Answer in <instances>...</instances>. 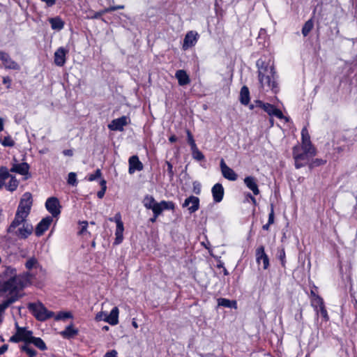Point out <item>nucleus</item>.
<instances>
[{"label": "nucleus", "mask_w": 357, "mask_h": 357, "mask_svg": "<svg viewBox=\"0 0 357 357\" xmlns=\"http://www.w3.org/2000/svg\"><path fill=\"white\" fill-rule=\"evenodd\" d=\"M240 102L244 105H248L250 102V92L247 86H243L240 91Z\"/></svg>", "instance_id": "27"}, {"label": "nucleus", "mask_w": 357, "mask_h": 357, "mask_svg": "<svg viewBox=\"0 0 357 357\" xmlns=\"http://www.w3.org/2000/svg\"><path fill=\"white\" fill-rule=\"evenodd\" d=\"M268 222L271 225L273 224L274 222V211H273V206H271V212L268 215Z\"/></svg>", "instance_id": "51"}, {"label": "nucleus", "mask_w": 357, "mask_h": 357, "mask_svg": "<svg viewBox=\"0 0 357 357\" xmlns=\"http://www.w3.org/2000/svg\"><path fill=\"white\" fill-rule=\"evenodd\" d=\"M186 134H187V137H188V142L189 144L190 145L191 149L195 148L197 146V145L195 144V142L193 139V136L191 134L190 131L189 130H187Z\"/></svg>", "instance_id": "44"}, {"label": "nucleus", "mask_w": 357, "mask_h": 357, "mask_svg": "<svg viewBox=\"0 0 357 357\" xmlns=\"http://www.w3.org/2000/svg\"><path fill=\"white\" fill-rule=\"evenodd\" d=\"M143 205L147 209H151L155 218L160 215V208L158 203L155 202V199L151 195H146L142 201Z\"/></svg>", "instance_id": "10"}, {"label": "nucleus", "mask_w": 357, "mask_h": 357, "mask_svg": "<svg viewBox=\"0 0 357 357\" xmlns=\"http://www.w3.org/2000/svg\"><path fill=\"white\" fill-rule=\"evenodd\" d=\"M167 170H168V172H169V174L170 176H173V174H174V173H173V170H172V169H173V166H172V165L170 162H167Z\"/></svg>", "instance_id": "57"}, {"label": "nucleus", "mask_w": 357, "mask_h": 357, "mask_svg": "<svg viewBox=\"0 0 357 357\" xmlns=\"http://www.w3.org/2000/svg\"><path fill=\"white\" fill-rule=\"evenodd\" d=\"M311 305L314 308L315 311L318 312V309L324 305L323 299L318 295H314V297L312 298Z\"/></svg>", "instance_id": "34"}, {"label": "nucleus", "mask_w": 357, "mask_h": 357, "mask_svg": "<svg viewBox=\"0 0 357 357\" xmlns=\"http://www.w3.org/2000/svg\"><path fill=\"white\" fill-rule=\"evenodd\" d=\"M325 163H326V160H324L315 159L310 163L309 166L310 168H313L314 167H318V166L324 165Z\"/></svg>", "instance_id": "45"}, {"label": "nucleus", "mask_w": 357, "mask_h": 357, "mask_svg": "<svg viewBox=\"0 0 357 357\" xmlns=\"http://www.w3.org/2000/svg\"><path fill=\"white\" fill-rule=\"evenodd\" d=\"M52 222V218L50 216L43 218L36 226L35 231L36 236H40L43 235L48 229Z\"/></svg>", "instance_id": "17"}, {"label": "nucleus", "mask_w": 357, "mask_h": 357, "mask_svg": "<svg viewBox=\"0 0 357 357\" xmlns=\"http://www.w3.org/2000/svg\"><path fill=\"white\" fill-rule=\"evenodd\" d=\"M63 154L66 156L71 157L73 155V149H66L63 151Z\"/></svg>", "instance_id": "55"}, {"label": "nucleus", "mask_w": 357, "mask_h": 357, "mask_svg": "<svg viewBox=\"0 0 357 357\" xmlns=\"http://www.w3.org/2000/svg\"><path fill=\"white\" fill-rule=\"evenodd\" d=\"M68 50L63 47H59L54 53V63L58 66H63L66 63V56Z\"/></svg>", "instance_id": "19"}, {"label": "nucleus", "mask_w": 357, "mask_h": 357, "mask_svg": "<svg viewBox=\"0 0 357 357\" xmlns=\"http://www.w3.org/2000/svg\"><path fill=\"white\" fill-rule=\"evenodd\" d=\"M142 169L143 165L137 155H133L129 158L128 172L130 174H133L135 171H141Z\"/></svg>", "instance_id": "20"}, {"label": "nucleus", "mask_w": 357, "mask_h": 357, "mask_svg": "<svg viewBox=\"0 0 357 357\" xmlns=\"http://www.w3.org/2000/svg\"><path fill=\"white\" fill-rule=\"evenodd\" d=\"M73 317V314L70 312H63V311H61V312H59L55 317H54V319L56 321H59V320H65L66 319H72Z\"/></svg>", "instance_id": "39"}, {"label": "nucleus", "mask_w": 357, "mask_h": 357, "mask_svg": "<svg viewBox=\"0 0 357 357\" xmlns=\"http://www.w3.org/2000/svg\"><path fill=\"white\" fill-rule=\"evenodd\" d=\"M255 107H258L263 109L270 116H275L278 119H284L287 121H288V118L284 117L282 112L280 109L275 108L273 105H271L269 103H264L261 100H256Z\"/></svg>", "instance_id": "7"}, {"label": "nucleus", "mask_w": 357, "mask_h": 357, "mask_svg": "<svg viewBox=\"0 0 357 357\" xmlns=\"http://www.w3.org/2000/svg\"><path fill=\"white\" fill-rule=\"evenodd\" d=\"M49 22L52 29L54 30L60 31L64 26V22L59 17L50 18Z\"/></svg>", "instance_id": "28"}, {"label": "nucleus", "mask_w": 357, "mask_h": 357, "mask_svg": "<svg viewBox=\"0 0 357 357\" xmlns=\"http://www.w3.org/2000/svg\"><path fill=\"white\" fill-rule=\"evenodd\" d=\"M33 204L32 195L25 192L21 197L15 213V218L8 228V233L26 238L33 232V226L26 222Z\"/></svg>", "instance_id": "2"}, {"label": "nucleus", "mask_w": 357, "mask_h": 357, "mask_svg": "<svg viewBox=\"0 0 357 357\" xmlns=\"http://www.w3.org/2000/svg\"><path fill=\"white\" fill-rule=\"evenodd\" d=\"M14 161L15 162L12 164L9 173L14 172L22 176H27L29 174V165L26 162L18 163L16 159H14Z\"/></svg>", "instance_id": "14"}, {"label": "nucleus", "mask_w": 357, "mask_h": 357, "mask_svg": "<svg viewBox=\"0 0 357 357\" xmlns=\"http://www.w3.org/2000/svg\"><path fill=\"white\" fill-rule=\"evenodd\" d=\"M7 349H8V345L7 344L2 345L0 347V355H1L3 353H5L7 351Z\"/></svg>", "instance_id": "58"}, {"label": "nucleus", "mask_w": 357, "mask_h": 357, "mask_svg": "<svg viewBox=\"0 0 357 357\" xmlns=\"http://www.w3.org/2000/svg\"><path fill=\"white\" fill-rule=\"evenodd\" d=\"M0 60L1 61L4 67L7 69L20 70V65L13 61L10 56L6 52H0Z\"/></svg>", "instance_id": "13"}, {"label": "nucleus", "mask_w": 357, "mask_h": 357, "mask_svg": "<svg viewBox=\"0 0 357 357\" xmlns=\"http://www.w3.org/2000/svg\"><path fill=\"white\" fill-rule=\"evenodd\" d=\"M169 140L170 142L173 143V142H175L177 140V137L175 135H172L169 138Z\"/></svg>", "instance_id": "59"}, {"label": "nucleus", "mask_w": 357, "mask_h": 357, "mask_svg": "<svg viewBox=\"0 0 357 357\" xmlns=\"http://www.w3.org/2000/svg\"><path fill=\"white\" fill-rule=\"evenodd\" d=\"M317 314H320L321 316L326 320L328 321L329 317L327 313V311L325 308V306H322L321 307L318 309V312H317Z\"/></svg>", "instance_id": "46"}, {"label": "nucleus", "mask_w": 357, "mask_h": 357, "mask_svg": "<svg viewBox=\"0 0 357 357\" xmlns=\"http://www.w3.org/2000/svg\"><path fill=\"white\" fill-rule=\"evenodd\" d=\"M28 308L38 321H45L54 315L53 312L49 311L40 302L29 303Z\"/></svg>", "instance_id": "5"}, {"label": "nucleus", "mask_w": 357, "mask_h": 357, "mask_svg": "<svg viewBox=\"0 0 357 357\" xmlns=\"http://www.w3.org/2000/svg\"><path fill=\"white\" fill-rule=\"evenodd\" d=\"M315 154L316 150L314 147L294 146L293 149V156L295 160L296 168L299 169L307 165Z\"/></svg>", "instance_id": "4"}, {"label": "nucleus", "mask_w": 357, "mask_h": 357, "mask_svg": "<svg viewBox=\"0 0 357 357\" xmlns=\"http://www.w3.org/2000/svg\"><path fill=\"white\" fill-rule=\"evenodd\" d=\"M3 83L8 84L7 88L8 89V88H10V86L11 79L8 77H4L3 78Z\"/></svg>", "instance_id": "56"}, {"label": "nucleus", "mask_w": 357, "mask_h": 357, "mask_svg": "<svg viewBox=\"0 0 357 357\" xmlns=\"http://www.w3.org/2000/svg\"><path fill=\"white\" fill-rule=\"evenodd\" d=\"M257 261L259 264L262 263L264 269H266L269 265L268 258L264 252V248L260 246L256 250Z\"/></svg>", "instance_id": "18"}, {"label": "nucleus", "mask_w": 357, "mask_h": 357, "mask_svg": "<svg viewBox=\"0 0 357 357\" xmlns=\"http://www.w3.org/2000/svg\"><path fill=\"white\" fill-rule=\"evenodd\" d=\"M158 206L160 209V215L162 212L163 210H174V204L172 202L169 201H161L158 203Z\"/></svg>", "instance_id": "36"}, {"label": "nucleus", "mask_w": 357, "mask_h": 357, "mask_svg": "<svg viewBox=\"0 0 357 357\" xmlns=\"http://www.w3.org/2000/svg\"><path fill=\"white\" fill-rule=\"evenodd\" d=\"M31 343L33 344L37 348H38L41 351H45L47 349V346L44 341L40 337H33Z\"/></svg>", "instance_id": "37"}, {"label": "nucleus", "mask_w": 357, "mask_h": 357, "mask_svg": "<svg viewBox=\"0 0 357 357\" xmlns=\"http://www.w3.org/2000/svg\"><path fill=\"white\" fill-rule=\"evenodd\" d=\"M270 225H271V224H269V223L268 222L267 224H266V225H264L263 226V229H264V230H268V229H269V227H270Z\"/></svg>", "instance_id": "61"}, {"label": "nucleus", "mask_w": 357, "mask_h": 357, "mask_svg": "<svg viewBox=\"0 0 357 357\" xmlns=\"http://www.w3.org/2000/svg\"><path fill=\"white\" fill-rule=\"evenodd\" d=\"M314 26V23L312 20H308L303 26L302 33L304 36H307L308 33L311 31Z\"/></svg>", "instance_id": "38"}, {"label": "nucleus", "mask_w": 357, "mask_h": 357, "mask_svg": "<svg viewBox=\"0 0 357 357\" xmlns=\"http://www.w3.org/2000/svg\"><path fill=\"white\" fill-rule=\"evenodd\" d=\"M191 151H192V158L195 159V160H202L204 159V155H203V153L198 149L197 146H196L195 148H192L191 149Z\"/></svg>", "instance_id": "40"}, {"label": "nucleus", "mask_w": 357, "mask_h": 357, "mask_svg": "<svg viewBox=\"0 0 357 357\" xmlns=\"http://www.w3.org/2000/svg\"><path fill=\"white\" fill-rule=\"evenodd\" d=\"M130 123V119L127 116H123L120 118L115 119L108 125V128L114 131H123L124 126Z\"/></svg>", "instance_id": "9"}, {"label": "nucleus", "mask_w": 357, "mask_h": 357, "mask_svg": "<svg viewBox=\"0 0 357 357\" xmlns=\"http://www.w3.org/2000/svg\"><path fill=\"white\" fill-rule=\"evenodd\" d=\"M34 275L31 272L17 274L15 268L8 266L0 274V294L7 295V299H15V302L21 296L20 292L31 284Z\"/></svg>", "instance_id": "1"}, {"label": "nucleus", "mask_w": 357, "mask_h": 357, "mask_svg": "<svg viewBox=\"0 0 357 357\" xmlns=\"http://www.w3.org/2000/svg\"><path fill=\"white\" fill-rule=\"evenodd\" d=\"M193 192L199 195L201 192V184L198 182H194L193 183Z\"/></svg>", "instance_id": "50"}, {"label": "nucleus", "mask_w": 357, "mask_h": 357, "mask_svg": "<svg viewBox=\"0 0 357 357\" xmlns=\"http://www.w3.org/2000/svg\"><path fill=\"white\" fill-rule=\"evenodd\" d=\"M218 305L225 307L237 308V303L236 301H230L227 298H220L218 300Z\"/></svg>", "instance_id": "31"}, {"label": "nucleus", "mask_w": 357, "mask_h": 357, "mask_svg": "<svg viewBox=\"0 0 357 357\" xmlns=\"http://www.w3.org/2000/svg\"><path fill=\"white\" fill-rule=\"evenodd\" d=\"M132 326H133L135 328H138V324H137V323L136 322V321H135V319H132Z\"/></svg>", "instance_id": "60"}, {"label": "nucleus", "mask_w": 357, "mask_h": 357, "mask_svg": "<svg viewBox=\"0 0 357 357\" xmlns=\"http://www.w3.org/2000/svg\"><path fill=\"white\" fill-rule=\"evenodd\" d=\"M117 354H118L117 351L116 350L113 349V350H111V351L107 352L105 354L104 357H116Z\"/></svg>", "instance_id": "52"}, {"label": "nucleus", "mask_w": 357, "mask_h": 357, "mask_svg": "<svg viewBox=\"0 0 357 357\" xmlns=\"http://www.w3.org/2000/svg\"><path fill=\"white\" fill-rule=\"evenodd\" d=\"M78 333L77 329H75L73 324L68 326L64 331L60 333L61 335L66 339H70Z\"/></svg>", "instance_id": "25"}, {"label": "nucleus", "mask_w": 357, "mask_h": 357, "mask_svg": "<svg viewBox=\"0 0 357 357\" xmlns=\"http://www.w3.org/2000/svg\"><path fill=\"white\" fill-rule=\"evenodd\" d=\"M45 206L53 217L58 216L61 213L59 202L56 197H50L47 199Z\"/></svg>", "instance_id": "11"}, {"label": "nucleus", "mask_w": 357, "mask_h": 357, "mask_svg": "<svg viewBox=\"0 0 357 357\" xmlns=\"http://www.w3.org/2000/svg\"><path fill=\"white\" fill-rule=\"evenodd\" d=\"M10 176L9 170L6 167H0V189L5 185V181Z\"/></svg>", "instance_id": "32"}, {"label": "nucleus", "mask_w": 357, "mask_h": 357, "mask_svg": "<svg viewBox=\"0 0 357 357\" xmlns=\"http://www.w3.org/2000/svg\"><path fill=\"white\" fill-rule=\"evenodd\" d=\"M220 166L222 174L225 178L229 181H236L237 179V174L231 168L226 165L223 159H221Z\"/></svg>", "instance_id": "15"}, {"label": "nucleus", "mask_w": 357, "mask_h": 357, "mask_svg": "<svg viewBox=\"0 0 357 357\" xmlns=\"http://www.w3.org/2000/svg\"><path fill=\"white\" fill-rule=\"evenodd\" d=\"M25 267L26 269L29 271V272H30L32 270H41V267L38 260L34 257H31L27 259V261L25 263Z\"/></svg>", "instance_id": "29"}, {"label": "nucleus", "mask_w": 357, "mask_h": 357, "mask_svg": "<svg viewBox=\"0 0 357 357\" xmlns=\"http://www.w3.org/2000/svg\"><path fill=\"white\" fill-rule=\"evenodd\" d=\"M124 8V6L123 5H119V6H111V7H109L107 8H106L103 13H109V12H112V11H114V10H119V9H123Z\"/></svg>", "instance_id": "49"}, {"label": "nucleus", "mask_w": 357, "mask_h": 357, "mask_svg": "<svg viewBox=\"0 0 357 357\" xmlns=\"http://www.w3.org/2000/svg\"><path fill=\"white\" fill-rule=\"evenodd\" d=\"M179 85L184 86L190 83V80L186 72L183 70H178L175 73Z\"/></svg>", "instance_id": "24"}, {"label": "nucleus", "mask_w": 357, "mask_h": 357, "mask_svg": "<svg viewBox=\"0 0 357 357\" xmlns=\"http://www.w3.org/2000/svg\"><path fill=\"white\" fill-rule=\"evenodd\" d=\"M301 147H314L310 142V135L306 127L303 128L301 131Z\"/></svg>", "instance_id": "26"}, {"label": "nucleus", "mask_w": 357, "mask_h": 357, "mask_svg": "<svg viewBox=\"0 0 357 357\" xmlns=\"http://www.w3.org/2000/svg\"><path fill=\"white\" fill-rule=\"evenodd\" d=\"M100 185L102 188L100 191L98 192L97 196L98 198L102 199L104 197V195L107 189L106 181L104 179L101 180Z\"/></svg>", "instance_id": "42"}, {"label": "nucleus", "mask_w": 357, "mask_h": 357, "mask_svg": "<svg viewBox=\"0 0 357 357\" xmlns=\"http://www.w3.org/2000/svg\"><path fill=\"white\" fill-rule=\"evenodd\" d=\"M119 310L117 307H114L110 312L109 314H107V323L112 326L119 324Z\"/></svg>", "instance_id": "23"}, {"label": "nucleus", "mask_w": 357, "mask_h": 357, "mask_svg": "<svg viewBox=\"0 0 357 357\" xmlns=\"http://www.w3.org/2000/svg\"><path fill=\"white\" fill-rule=\"evenodd\" d=\"M13 303L15 299H6L0 303V324L3 321L5 310Z\"/></svg>", "instance_id": "30"}, {"label": "nucleus", "mask_w": 357, "mask_h": 357, "mask_svg": "<svg viewBox=\"0 0 357 357\" xmlns=\"http://www.w3.org/2000/svg\"><path fill=\"white\" fill-rule=\"evenodd\" d=\"M31 343L24 344L21 347V350L24 351L29 357H35L37 354L36 350H34L31 346Z\"/></svg>", "instance_id": "35"}, {"label": "nucleus", "mask_w": 357, "mask_h": 357, "mask_svg": "<svg viewBox=\"0 0 357 357\" xmlns=\"http://www.w3.org/2000/svg\"><path fill=\"white\" fill-rule=\"evenodd\" d=\"M183 207H188L190 213H195L199 208V199L195 196H190L185 200Z\"/></svg>", "instance_id": "16"}, {"label": "nucleus", "mask_w": 357, "mask_h": 357, "mask_svg": "<svg viewBox=\"0 0 357 357\" xmlns=\"http://www.w3.org/2000/svg\"><path fill=\"white\" fill-rule=\"evenodd\" d=\"M81 224H82V228L79 231V234H83L86 231L88 222L86 221H84Z\"/></svg>", "instance_id": "54"}, {"label": "nucleus", "mask_w": 357, "mask_h": 357, "mask_svg": "<svg viewBox=\"0 0 357 357\" xmlns=\"http://www.w3.org/2000/svg\"><path fill=\"white\" fill-rule=\"evenodd\" d=\"M257 66L258 68L259 80L261 87H268L276 92L277 83L273 66L266 65L265 62L261 59L257 60Z\"/></svg>", "instance_id": "3"}, {"label": "nucleus", "mask_w": 357, "mask_h": 357, "mask_svg": "<svg viewBox=\"0 0 357 357\" xmlns=\"http://www.w3.org/2000/svg\"><path fill=\"white\" fill-rule=\"evenodd\" d=\"M106 317H107V313L101 311L96 314L95 319L97 321H105V322H107Z\"/></svg>", "instance_id": "47"}, {"label": "nucleus", "mask_w": 357, "mask_h": 357, "mask_svg": "<svg viewBox=\"0 0 357 357\" xmlns=\"http://www.w3.org/2000/svg\"><path fill=\"white\" fill-rule=\"evenodd\" d=\"M249 197L252 201V202L254 204H256V199L252 197L250 194H249Z\"/></svg>", "instance_id": "62"}, {"label": "nucleus", "mask_w": 357, "mask_h": 357, "mask_svg": "<svg viewBox=\"0 0 357 357\" xmlns=\"http://www.w3.org/2000/svg\"><path fill=\"white\" fill-rule=\"evenodd\" d=\"M101 176V172L100 169H97L94 174L89 175V180L90 181H94L98 178H100Z\"/></svg>", "instance_id": "48"}, {"label": "nucleus", "mask_w": 357, "mask_h": 357, "mask_svg": "<svg viewBox=\"0 0 357 357\" xmlns=\"http://www.w3.org/2000/svg\"><path fill=\"white\" fill-rule=\"evenodd\" d=\"M3 130V123L2 119L0 118V132Z\"/></svg>", "instance_id": "63"}, {"label": "nucleus", "mask_w": 357, "mask_h": 357, "mask_svg": "<svg viewBox=\"0 0 357 357\" xmlns=\"http://www.w3.org/2000/svg\"><path fill=\"white\" fill-rule=\"evenodd\" d=\"M46 4L47 7H52L56 3V0H40Z\"/></svg>", "instance_id": "53"}, {"label": "nucleus", "mask_w": 357, "mask_h": 357, "mask_svg": "<svg viewBox=\"0 0 357 357\" xmlns=\"http://www.w3.org/2000/svg\"><path fill=\"white\" fill-rule=\"evenodd\" d=\"M199 34L197 32L194 31H188L183 40V49L186 50L190 47L195 46L198 40Z\"/></svg>", "instance_id": "12"}, {"label": "nucleus", "mask_w": 357, "mask_h": 357, "mask_svg": "<svg viewBox=\"0 0 357 357\" xmlns=\"http://www.w3.org/2000/svg\"><path fill=\"white\" fill-rule=\"evenodd\" d=\"M244 183L250 190L252 191L253 194L257 195L259 194V190L257 184L256 179L252 176H247L244 178Z\"/></svg>", "instance_id": "22"}, {"label": "nucleus", "mask_w": 357, "mask_h": 357, "mask_svg": "<svg viewBox=\"0 0 357 357\" xmlns=\"http://www.w3.org/2000/svg\"><path fill=\"white\" fill-rule=\"evenodd\" d=\"M214 202H220L224 196V188L220 183H216L213 185L211 190Z\"/></svg>", "instance_id": "21"}, {"label": "nucleus", "mask_w": 357, "mask_h": 357, "mask_svg": "<svg viewBox=\"0 0 357 357\" xmlns=\"http://www.w3.org/2000/svg\"><path fill=\"white\" fill-rule=\"evenodd\" d=\"M32 334V331L27 330L26 328L20 327L16 324V332L15 335L10 337V341L13 342H24V344L31 343L33 337Z\"/></svg>", "instance_id": "6"}, {"label": "nucleus", "mask_w": 357, "mask_h": 357, "mask_svg": "<svg viewBox=\"0 0 357 357\" xmlns=\"http://www.w3.org/2000/svg\"><path fill=\"white\" fill-rule=\"evenodd\" d=\"M109 221L115 222L116 224V228L115 231V241L114 244L119 245L120 244L123 239V231L124 227L123 223L121 220V215L119 213H116L114 218H110L109 219Z\"/></svg>", "instance_id": "8"}, {"label": "nucleus", "mask_w": 357, "mask_h": 357, "mask_svg": "<svg viewBox=\"0 0 357 357\" xmlns=\"http://www.w3.org/2000/svg\"><path fill=\"white\" fill-rule=\"evenodd\" d=\"M1 143L4 146L12 147L15 145V142L10 136L4 137L2 140H1Z\"/></svg>", "instance_id": "41"}, {"label": "nucleus", "mask_w": 357, "mask_h": 357, "mask_svg": "<svg viewBox=\"0 0 357 357\" xmlns=\"http://www.w3.org/2000/svg\"><path fill=\"white\" fill-rule=\"evenodd\" d=\"M101 15V13H97L95 15H94V18H98Z\"/></svg>", "instance_id": "64"}, {"label": "nucleus", "mask_w": 357, "mask_h": 357, "mask_svg": "<svg viewBox=\"0 0 357 357\" xmlns=\"http://www.w3.org/2000/svg\"><path fill=\"white\" fill-rule=\"evenodd\" d=\"M10 178V181L7 185H6V188L10 192L15 191L19 185V181L17 180L15 176L10 174V176L8 177Z\"/></svg>", "instance_id": "33"}, {"label": "nucleus", "mask_w": 357, "mask_h": 357, "mask_svg": "<svg viewBox=\"0 0 357 357\" xmlns=\"http://www.w3.org/2000/svg\"><path fill=\"white\" fill-rule=\"evenodd\" d=\"M68 184L72 185H77V178H76L75 173L70 172L68 174Z\"/></svg>", "instance_id": "43"}]
</instances>
